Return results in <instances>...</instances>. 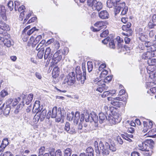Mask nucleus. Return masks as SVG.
<instances>
[{
	"mask_svg": "<svg viewBox=\"0 0 156 156\" xmlns=\"http://www.w3.org/2000/svg\"><path fill=\"white\" fill-rule=\"evenodd\" d=\"M99 146L101 153L103 156H107L108 155L109 153V150L112 152H115L116 150L115 146L112 145H110L106 142L103 143L101 141H100L99 142Z\"/></svg>",
	"mask_w": 156,
	"mask_h": 156,
	"instance_id": "obj_1",
	"label": "nucleus"
},
{
	"mask_svg": "<svg viewBox=\"0 0 156 156\" xmlns=\"http://www.w3.org/2000/svg\"><path fill=\"white\" fill-rule=\"evenodd\" d=\"M66 115V112L64 110L61 108L57 109L56 107H54L52 110L51 117L52 118H56V121L59 122L61 121L62 117Z\"/></svg>",
	"mask_w": 156,
	"mask_h": 156,
	"instance_id": "obj_2",
	"label": "nucleus"
},
{
	"mask_svg": "<svg viewBox=\"0 0 156 156\" xmlns=\"http://www.w3.org/2000/svg\"><path fill=\"white\" fill-rule=\"evenodd\" d=\"M154 145V143L152 140H147L144 142H142L139 145L140 150L143 151L148 149L152 148Z\"/></svg>",
	"mask_w": 156,
	"mask_h": 156,
	"instance_id": "obj_3",
	"label": "nucleus"
},
{
	"mask_svg": "<svg viewBox=\"0 0 156 156\" xmlns=\"http://www.w3.org/2000/svg\"><path fill=\"white\" fill-rule=\"evenodd\" d=\"M75 82V73L74 72H71L66 76L64 80L63 83L69 85H73Z\"/></svg>",
	"mask_w": 156,
	"mask_h": 156,
	"instance_id": "obj_4",
	"label": "nucleus"
},
{
	"mask_svg": "<svg viewBox=\"0 0 156 156\" xmlns=\"http://www.w3.org/2000/svg\"><path fill=\"white\" fill-rule=\"evenodd\" d=\"M88 5L90 6L93 10H97L98 11L101 10L103 7V5L101 2L97 0H93L88 2Z\"/></svg>",
	"mask_w": 156,
	"mask_h": 156,
	"instance_id": "obj_5",
	"label": "nucleus"
},
{
	"mask_svg": "<svg viewBox=\"0 0 156 156\" xmlns=\"http://www.w3.org/2000/svg\"><path fill=\"white\" fill-rule=\"evenodd\" d=\"M121 9L122 11L121 14L122 15L126 14L128 11V7L126 6V4L124 2L119 4V5H118L117 7H116L115 10V14H118Z\"/></svg>",
	"mask_w": 156,
	"mask_h": 156,
	"instance_id": "obj_6",
	"label": "nucleus"
},
{
	"mask_svg": "<svg viewBox=\"0 0 156 156\" xmlns=\"http://www.w3.org/2000/svg\"><path fill=\"white\" fill-rule=\"evenodd\" d=\"M106 23L105 22L102 21H99L96 22L94 24V26L96 28L92 27L90 29L91 30L94 32L99 31L101 29L106 27Z\"/></svg>",
	"mask_w": 156,
	"mask_h": 156,
	"instance_id": "obj_7",
	"label": "nucleus"
},
{
	"mask_svg": "<svg viewBox=\"0 0 156 156\" xmlns=\"http://www.w3.org/2000/svg\"><path fill=\"white\" fill-rule=\"evenodd\" d=\"M0 35L2 38V40H0V42L4 44L7 47H10L11 46V43L10 40L8 38L9 37L8 34L4 32L3 34H0Z\"/></svg>",
	"mask_w": 156,
	"mask_h": 156,
	"instance_id": "obj_8",
	"label": "nucleus"
},
{
	"mask_svg": "<svg viewBox=\"0 0 156 156\" xmlns=\"http://www.w3.org/2000/svg\"><path fill=\"white\" fill-rule=\"evenodd\" d=\"M61 51L59 50L57 51L53 55L52 58V62L54 65L57 64L62 58L61 53Z\"/></svg>",
	"mask_w": 156,
	"mask_h": 156,
	"instance_id": "obj_9",
	"label": "nucleus"
},
{
	"mask_svg": "<svg viewBox=\"0 0 156 156\" xmlns=\"http://www.w3.org/2000/svg\"><path fill=\"white\" fill-rule=\"evenodd\" d=\"M112 116L111 118L114 119L115 120V121H112L111 120L112 122L114 123H118L120 122L121 120V118L120 116V114L118 113L116 111L113 110L111 112Z\"/></svg>",
	"mask_w": 156,
	"mask_h": 156,
	"instance_id": "obj_10",
	"label": "nucleus"
},
{
	"mask_svg": "<svg viewBox=\"0 0 156 156\" xmlns=\"http://www.w3.org/2000/svg\"><path fill=\"white\" fill-rule=\"evenodd\" d=\"M42 109V106L40 105V101H36L34 104L33 108V112L34 113H38L39 112H41Z\"/></svg>",
	"mask_w": 156,
	"mask_h": 156,
	"instance_id": "obj_11",
	"label": "nucleus"
},
{
	"mask_svg": "<svg viewBox=\"0 0 156 156\" xmlns=\"http://www.w3.org/2000/svg\"><path fill=\"white\" fill-rule=\"evenodd\" d=\"M2 20H0V34H2L5 31H7L10 29L9 26L4 23Z\"/></svg>",
	"mask_w": 156,
	"mask_h": 156,
	"instance_id": "obj_12",
	"label": "nucleus"
},
{
	"mask_svg": "<svg viewBox=\"0 0 156 156\" xmlns=\"http://www.w3.org/2000/svg\"><path fill=\"white\" fill-rule=\"evenodd\" d=\"M39 115H38L37 116L35 115L34 116L35 119L37 120V121L40 120V122L42 121L44 119L46 115V110L45 109H44L41 110Z\"/></svg>",
	"mask_w": 156,
	"mask_h": 156,
	"instance_id": "obj_13",
	"label": "nucleus"
},
{
	"mask_svg": "<svg viewBox=\"0 0 156 156\" xmlns=\"http://www.w3.org/2000/svg\"><path fill=\"white\" fill-rule=\"evenodd\" d=\"M0 20H3L5 21L7 20L6 10L4 6L0 5Z\"/></svg>",
	"mask_w": 156,
	"mask_h": 156,
	"instance_id": "obj_14",
	"label": "nucleus"
},
{
	"mask_svg": "<svg viewBox=\"0 0 156 156\" xmlns=\"http://www.w3.org/2000/svg\"><path fill=\"white\" fill-rule=\"evenodd\" d=\"M51 49L49 47H47L45 49L44 57L45 59L48 58L50 60L52 56V54L51 52Z\"/></svg>",
	"mask_w": 156,
	"mask_h": 156,
	"instance_id": "obj_15",
	"label": "nucleus"
},
{
	"mask_svg": "<svg viewBox=\"0 0 156 156\" xmlns=\"http://www.w3.org/2000/svg\"><path fill=\"white\" fill-rule=\"evenodd\" d=\"M64 129L68 133L71 134H73L76 133V130L74 129H70V124L68 122H66L65 124Z\"/></svg>",
	"mask_w": 156,
	"mask_h": 156,
	"instance_id": "obj_16",
	"label": "nucleus"
},
{
	"mask_svg": "<svg viewBox=\"0 0 156 156\" xmlns=\"http://www.w3.org/2000/svg\"><path fill=\"white\" fill-rule=\"evenodd\" d=\"M149 74V77L152 80L148 83H150V85L152 86H153L154 85H156V72L152 73Z\"/></svg>",
	"mask_w": 156,
	"mask_h": 156,
	"instance_id": "obj_17",
	"label": "nucleus"
},
{
	"mask_svg": "<svg viewBox=\"0 0 156 156\" xmlns=\"http://www.w3.org/2000/svg\"><path fill=\"white\" fill-rule=\"evenodd\" d=\"M98 16L100 18L102 19H106L109 18V15L106 10H103L98 12Z\"/></svg>",
	"mask_w": 156,
	"mask_h": 156,
	"instance_id": "obj_18",
	"label": "nucleus"
},
{
	"mask_svg": "<svg viewBox=\"0 0 156 156\" xmlns=\"http://www.w3.org/2000/svg\"><path fill=\"white\" fill-rule=\"evenodd\" d=\"M34 95L32 94H30L28 95L27 98H23V103H25L27 105H29L32 101Z\"/></svg>",
	"mask_w": 156,
	"mask_h": 156,
	"instance_id": "obj_19",
	"label": "nucleus"
},
{
	"mask_svg": "<svg viewBox=\"0 0 156 156\" xmlns=\"http://www.w3.org/2000/svg\"><path fill=\"white\" fill-rule=\"evenodd\" d=\"M99 122L101 124L108 120V118L103 112L100 113L99 115Z\"/></svg>",
	"mask_w": 156,
	"mask_h": 156,
	"instance_id": "obj_20",
	"label": "nucleus"
},
{
	"mask_svg": "<svg viewBox=\"0 0 156 156\" xmlns=\"http://www.w3.org/2000/svg\"><path fill=\"white\" fill-rule=\"evenodd\" d=\"M86 75L85 73H83V75L81 73L76 74L77 80H80L81 83L82 84L83 83L85 80L86 79Z\"/></svg>",
	"mask_w": 156,
	"mask_h": 156,
	"instance_id": "obj_21",
	"label": "nucleus"
},
{
	"mask_svg": "<svg viewBox=\"0 0 156 156\" xmlns=\"http://www.w3.org/2000/svg\"><path fill=\"white\" fill-rule=\"evenodd\" d=\"M147 69V72L148 74L155 72L156 70V66L155 65H148Z\"/></svg>",
	"mask_w": 156,
	"mask_h": 156,
	"instance_id": "obj_22",
	"label": "nucleus"
},
{
	"mask_svg": "<svg viewBox=\"0 0 156 156\" xmlns=\"http://www.w3.org/2000/svg\"><path fill=\"white\" fill-rule=\"evenodd\" d=\"M149 126H148V128H147V125L144 123V127L143 128V131L145 133L147 132L152 127L153 123L151 121H149Z\"/></svg>",
	"mask_w": 156,
	"mask_h": 156,
	"instance_id": "obj_23",
	"label": "nucleus"
},
{
	"mask_svg": "<svg viewBox=\"0 0 156 156\" xmlns=\"http://www.w3.org/2000/svg\"><path fill=\"white\" fill-rule=\"evenodd\" d=\"M115 93V90L104 91L103 94H101V97L103 98H105L108 95H111L112 94H114Z\"/></svg>",
	"mask_w": 156,
	"mask_h": 156,
	"instance_id": "obj_24",
	"label": "nucleus"
},
{
	"mask_svg": "<svg viewBox=\"0 0 156 156\" xmlns=\"http://www.w3.org/2000/svg\"><path fill=\"white\" fill-rule=\"evenodd\" d=\"M112 100V102H111L110 103L113 105L119 107H123L124 105L123 104V103L122 102L119 101L115 102L114 101V100H115V99H113Z\"/></svg>",
	"mask_w": 156,
	"mask_h": 156,
	"instance_id": "obj_25",
	"label": "nucleus"
},
{
	"mask_svg": "<svg viewBox=\"0 0 156 156\" xmlns=\"http://www.w3.org/2000/svg\"><path fill=\"white\" fill-rule=\"evenodd\" d=\"M115 0H108L107 1V5L109 8L112 7L113 6L117 7L115 3ZM116 8H115V9Z\"/></svg>",
	"mask_w": 156,
	"mask_h": 156,
	"instance_id": "obj_26",
	"label": "nucleus"
},
{
	"mask_svg": "<svg viewBox=\"0 0 156 156\" xmlns=\"http://www.w3.org/2000/svg\"><path fill=\"white\" fill-rule=\"evenodd\" d=\"M59 74V70L58 67H54L52 73V76L54 78L58 76Z\"/></svg>",
	"mask_w": 156,
	"mask_h": 156,
	"instance_id": "obj_27",
	"label": "nucleus"
},
{
	"mask_svg": "<svg viewBox=\"0 0 156 156\" xmlns=\"http://www.w3.org/2000/svg\"><path fill=\"white\" fill-rule=\"evenodd\" d=\"M151 57V53L150 51H147L144 53L142 55V58L144 59H150Z\"/></svg>",
	"mask_w": 156,
	"mask_h": 156,
	"instance_id": "obj_28",
	"label": "nucleus"
},
{
	"mask_svg": "<svg viewBox=\"0 0 156 156\" xmlns=\"http://www.w3.org/2000/svg\"><path fill=\"white\" fill-rule=\"evenodd\" d=\"M8 103L10 104L12 106H15L17 105L18 103V101L16 99L14 98L13 99H10L8 101Z\"/></svg>",
	"mask_w": 156,
	"mask_h": 156,
	"instance_id": "obj_29",
	"label": "nucleus"
},
{
	"mask_svg": "<svg viewBox=\"0 0 156 156\" xmlns=\"http://www.w3.org/2000/svg\"><path fill=\"white\" fill-rule=\"evenodd\" d=\"M80 118V113L78 112H76L74 119V122L77 124Z\"/></svg>",
	"mask_w": 156,
	"mask_h": 156,
	"instance_id": "obj_30",
	"label": "nucleus"
},
{
	"mask_svg": "<svg viewBox=\"0 0 156 156\" xmlns=\"http://www.w3.org/2000/svg\"><path fill=\"white\" fill-rule=\"evenodd\" d=\"M4 110H3V114L5 115H8L10 112V108L9 106L6 105V106L3 108Z\"/></svg>",
	"mask_w": 156,
	"mask_h": 156,
	"instance_id": "obj_31",
	"label": "nucleus"
},
{
	"mask_svg": "<svg viewBox=\"0 0 156 156\" xmlns=\"http://www.w3.org/2000/svg\"><path fill=\"white\" fill-rule=\"evenodd\" d=\"M24 8H25V6L23 5H22L19 7H18V8L17 9V10H18L19 12H21L20 16H22L23 17L25 15L24 12Z\"/></svg>",
	"mask_w": 156,
	"mask_h": 156,
	"instance_id": "obj_32",
	"label": "nucleus"
},
{
	"mask_svg": "<svg viewBox=\"0 0 156 156\" xmlns=\"http://www.w3.org/2000/svg\"><path fill=\"white\" fill-rule=\"evenodd\" d=\"M152 153V148L148 149L144 151L143 154L144 156H151Z\"/></svg>",
	"mask_w": 156,
	"mask_h": 156,
	"instance_id": "obj_33",
	"label": "nucleus"
},
{
	"mask_svg": "<svg viewBox=\"0 0 156 156\" xmlns=\"http://www.w3.org/2000/svg\"><path fill=\"white\" fill-rule=\"evenodd\" d=\"M94 146L95 147V150L97 154H100L101 153L100 149L99 150L98 144L97 141H95L94 143Z\"/></svg>",
	"mask_w": 156,
	"mask_h": 156,
	"instance_id": "obj_34",
	"label": "nucleus"
},
{
	"mask_svg": "<svg viewBox=\"0 0 156 156\" xmlns=\"http://www.w3.org/2000/svg\"><path fill=\"white\" fill-rule=\"evenodd\" d=\"M94 150L91 147H89L87 148L86 150V153L85 154H89L91 155H94Z\"/></svg>",
	"mask_w": 156,
	"mask_h": 156,
	"instance_id": "obj_35",
	"label": "nucleus"
},
{
	"mask_svg": "<svg viewBox=\"0 0 156 156\" xmlns=\"http://www.w3.org/2000/svg\"><path fill=\"white\" fill-rule=\"evenodd\" d=\"M44 49L43 48H41L40 50L38 51L37 56L39 58L41 59L42 58L43 56Z\"/></svg>",
	"mask_w": 156,
	"mask_h": 156,
	"instance_id": "obj_36",
	"label": "nucleus"
},
{
	"mask_svg": "<svg viewBox=\"0 0 156 156\" xmlns=\"http://www.w3.org/2000/svg\"><path fill=\"white\" fill-rule=\"evenodd\" d=\"M8 94L7 91L5 90H2L0 93V99L3 98Z\"/></svg>",
	"mask_w": 156,
	"mask_h": 156,
	"instance_id": "obj_37",
	"label": "nucleus"
},
{
	"mask_svg": "<svg viewBox=\"0 0 156 156\" xmlns=\"http://www.w3.org/2000/svg\"><path fill=\"white\" fill-rule=\"evenodd\" d=\"M149 65H155L156 64V59L155 58L149 59L147 61Z\"/></svg>",
	"mask_w": 156,
	"mask_h": 156,
	"instance_id": "obj_38",
	"label": "nucleus"
},
{
	"mask_svg": "<svg viewBox=\"0 0 156 156\" xmlns=\"http://www.w3.org/2000/svg\"><path fill=\"white\" fill-rule=\"evenodd\" d=\"M71 150L69 148H67L64 150V156H70L71 154Z\"/></svg>",
	"mask_w": 156,
	"mask_h": 156,
	"instance_id": "obj_39",
	"label": "nucleus"
},
{
	"mask_svg": "<svg viewBox=\"0 0 156 156\" xmlns=\"http://www.w3.org/2000/svg\"><path fill=\"white\" fill-rule=\"evenodd\" d=\"M87 69L89 72L91 71L93 69L92 62H88L87 63Z\"/></svg>",
	"mask_w": 156,
	"mask_h": 156,
	"instance_id": "obj_40",
	"label": "nucleus"
},
{
	"mask_svg": "<svg viewBox=\"0 0 156 156\" xmlns=\"http://www.w3.org/2000/svg\"><path fill=\"white\" fill-rule=\"evenodd\" d=\"M45 150V148L44 146L41 147L39 150V155L38 156H42L44 154Z\"/></svg>",
	"mask_w": 156,
	"mask_h": 156,
	"instance_id": "obj_41",
	"label": "nucleus"
},
{
	"mask_svg": "<svg viewBox=\"0 0 156 156\" xmlns=\"http://www.w3.org/2000/svg\"><path fill=\"white\" fill-rule=\"evenodd\" d=\"M131 26V24L130 23H128L126 25H123L122 29L126 31L130 28Z\"/></svg>",
	"mask_w": 156,
	"mask_h": 156,
	"instance_id": "obj_42",
	"label": "nucleus"
},
{
	"mask_svg": "<svg viewBox=\"0 0 156 156\" xmlns=\"http://www.w3.org/2000/svg\"><path fill=\"white\" fill-rule=\"evenodd\" d=\"M105 82L104 80L101 79L98 81L96 84L98 86L105 87Z\"/></svg>",
	"mask_w": 156,
	"mask_h": 156,
	"instance_id": "obj_43",
	"label": "nucleus"
},
{
	"mask_svg": "<svg viewBox=\"0 0 156 156\" xmlns=\"http://www.w3.org/2000/svg\"><path fill=\"white\" fill-rule=\"evenodd\" d=\"M38 29H37L36 27H34L32 28L30 30H29L27 32V34L29 35V36L30 35L32 34L33 33H34L35 31H38Z\"/></svg>",
	"mask_w": 156,
	"mask_h": 156,
	"instance_id": "obj_44",
	"label": "nucleus"
},
{
	"mask_svg": "<svg viewBox=\"0 0 156 156\" xmlns=\"http://www.w3.org/2000/svg\"><path fill=\"white\" fill-rule=\"evenodd\" d=\"M29 36L27 34H26L25 32H22V36L24 41L26 42L27 41Z\"/></svg>",
	"mask_w": 156,
	"mask_h": 156,
	"instance_id": "obj_45",
	"label": "nucleus"
},
{
	"mask_svg": "<svg viewBox=\"0 0 156 156\" xmlns=\"http://www.w3.org/2000/svg\"><path fill=\"white\" fill-rule=\"evenodd\" d=\"M109 47L110 48L114 49L115 48V45L113 39H111L109 43Z\"/></svg>",
	"mask_w": 156,
	"mask_h": 156,
	"instance_id": "obj_46",
	"label": "nucleus"
},
{
	"mask_svg": "<svg viewBox=\"0 0 156 156\" xmlns=\"http://www.w3.org/2000/svg\"><path fill=\"white\" fill-rule=\"evenodd\" d=\"M121 136L123 138L128 141L129 142H131L132 141V140L128 137V134L127 133H126L125 134H122Z\"/></svg>",
	"mask_w": 156,
	"mask_h": 156,
	"instance_id": "obj_47",
	"label": "nucleus"
},
{
	"mask_svg": "<svg viewBox=\"0 0 156 156\" xmlns=\"http://www.w3.org/2000/svg\"><path fill=\"white\" fill-rule=\"evenodd\" d=\"M91 117L92 120L95 123H97L98 121V116L95 114H94L93 115H91Z\"/></svg>",
	"mask_w": 156,
	"mask_h": 156,
	"instance_id": "obj_48",
	"label": "nucleus"
},
{
	"mask_svg": "<svg viewBox=\"0 0 156 156\" xmlns=\"http://www.w3.org/2000/svg\"><path fill=\"white\" fill-rule=\"evenodd\" d=\"M108 73V72L107 70L103 69L102 71L100 73V77L101 78L104 77Z\"/></svg>",
	"mask_w": 156,
	"mask_h": 156,
	"instance_id": "obj_49",
	"label": "nucleus"
},
{
	"mask_svg": "<svg viewBox=\"0 0 156 156\" xmlns=\"http://www.w3.org/2000/svg\"><path fill=\"white\" fill-rule=\"evenodd\" d=\"M8 6L10 11L12 10L14 8V4L13 1H10L9 2Z\"/></svg>",
	"mask_w": 156,
	"mask_h": 156,
	"instance_id": "obj_50",
	"label": "nucleus"
},
{
	"mask_svg": "<svg viewBox=\"0 0 156 156\" xmlns=\"http://www.w3.org/2000/svg\"><path fill=\"white\" fill-rule=\"evenodd\" d=\"M9 143L8 138H5L3 140L1 144L6 147L9 144Z\"/></svg>",
	"mask_w": 156,
	"mask_h": 156,
	"instance_id": "obj_51",
	"label": "nucleus"
},
{
	"mask_svg": "<svg viewBox=\"0 0 156 156\" xmlns=\"http://www.w3.org/2000/svg\"><path fill=\"white\" fill-rule=\"evenodd\" d=\"M109 32L108 30H106L104 31L100 35L101 37H106L108 34Z\"/></svg>",
	"mask_w": 156,
	"mask_h": 156,
	"instance_id": "obj_52",
	"label": "nucleus"
},
{
	"mask_svg": "<svg viewBox=\"0 0 156 156\" xmlns=\"http://www.w3.org/2000/svg\"><path fill=\"white\" fill-rule=\"evenodd\" d=\"M115 99V100H114L115 102L118 101H119L121 100V98H120L119 97H116L115 98H112L111 97H108V101H111V102H112V99Z\"/></svg>",
	"mask_w": 156,
	"mask_h": 156,
	"instance_id": "obj_53",
	"label": "nucleus"
},
{
	"mask_svg": "<svg viewBox=\"0 0 156 156\" xmlns=\"http://www.w3.org/2000/svg\"><path fill=\"white\" fill-rule=\"evenodd\" d=\"M156 26V24L154 23L152 21H150L148 24V27L150 28H154Z\"/></svg>",
	"mask_w": 156,
	"mask_h": 156,
	"instance_id": "obj_54",
	"label": "nucleus"
},
{
	"mask_svg": "<svg viewBox=\"0 0 156 156\" xmlns=\"http://www.w3.org/2000/svg\"><path fill=\"white\" fill-rule=\"evenodd\" d=\"M145 46L147 48H148V50H150L152 49L154 47L153 45L151 46L150 44V42H148L147 43H145L144 44Z\"/></svg>",
	"mask_w": 156,
	"mask_h": 156,
	"instance_id": "obj_55",
	"label": "nucleus"
},
{
	"mask_svg": "<svg viewBox=\"0 0 156 156\" xmlns=\"http://www.w3.org/2000/svg\"><path fill=\"white\" fill-rule=\"evenodd\" d=\"M111 115H109L108 117V120L109 121V123L110 124H116L117 123H113V122H112V121H111V120H112V121H115V119H112L111 118Z\"/></svg>",
	"mask_w": 156,
	"mask_h": 156,
	"instance_id": "obj_56",
	"label": "nucleus"
},
{
	"mask_svg": "<svg viewBox=\"0 0 156 156\" xmlns=\"http://www.w3.org/2000/svg\"><path fill=\"white\" fill-rule=\"evenodd\" d=\"M112 78V76H108L104 80V81L105 83H108L111 81Z\"/></svg>",
	"mask_w": 156,
	"mask_h": 156,
	"instance_id": "obj_57",
	"label": "nucleus"
},
{
	"mask_svg": "<svg viewBox=\"0 0 156 156\" xmlns=\"http://www.w3.org/2000/svg\"><path fill=\"white\" fill-rule=\"evenodd\" d=\"M126 31L127 32V33H122V34L123 35H126L127 36H130V35H131L132 33V30L131 29L129 28V29L127 30Z\"/></svg>",
	"mask_w": 156,
	"mask_h": 156,
	"instance_id": "obj_58",
	"label": "nucleus"
},
{
	"mask_svg": "<svg viewBox=\"0 0 156 156\" xmlns=\"http://www.w3.org/2000/svg\"><path fill=\"white\" fill-rule=\"evenodd\" d=\"M82 128H83V126H82V123L80 122L79 123V124L78 125V126L77 127V128L78 129V132L79 133H81L82 132Z\"/></svg>",
	"mask_w": 156,
	"mask_h": 156,
	"instance_id": "obj_59",
	"label": "nucleus"
},
{
	"mask_svg": "<svg viewBox=\"0 0 156 156\" xmlns=\"http://www.w3.org/2000/svg\"><path fill=\"white\" fill-rule=\"evenodd\" d=\"M150 50L151 51H150L151 57L156 56V50H153L152 49Z\"/></svg>",
	"mask_w": 156,
	"mask_h": 156,
	"instance_id": "obj_60",
	"label": "nucleus"
},
{
	"mask_svg": "<svg viewBox=\"0 0 156 156\" xmlns=\"http://www.w3.org/2000/svg\"><path fill=\"white\" fill-rule=\"evenodd\" d=\"M14 3V9L16 11H17V9L18 8V6L20 5V2L19 1H16Z\"/></svg>",
	"mask_w": 156,
	"mask_h": 156,
	"instance_id": "obj_61",
	"label": "nucleus"
},
{
	"mask_svg": "<svg viewBox=\"0 0 156 156\" xmlns=\"http://www.w3.org/2000/svg\"><path fill=\"white\" fill-rule=\"evenodd\" d=\"M69 52V49L68 48H64L62 51V54L63 55H66V54H67L68 53V52Z\"/></svg>",
	"mask_w": 156,
	"mask_h": 156,
	"instance_id": "obj_62",
	"label": "nucleus"
},
{
	"mask_svg": "<svg viewBox=\"0 0 156 156\" xmlns=\"http://www.w3.org/2000/svg\"><path fill=\"white\" fill-rule=\"evenodd\" d=\"M55 156H62V153L60 150H58L56 151Z\"/></svg>",
	"mask_w": 156,
	"mask_h": 156,
	"instance_id": "obj_63",
	"label": "nucleus"
},
{
	"mask_svg": "<svg viewBox=\"0 0 156 156\" xmlns=\"http://www.w3.org/2000/svg\"><path fill=\"white\" fill-rule=\"evenodd\" d=\"M23 107V105L21 104H20L18 105L16 107V110L15 111L16 112L17 111V112H18Z\"/></svg>",
	"mask_w": 156,
	"mask_h": 156,
	"instance_id": "obj_64",
	"label": "nucleus"
}]
</instances>
